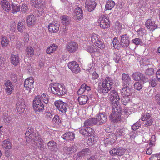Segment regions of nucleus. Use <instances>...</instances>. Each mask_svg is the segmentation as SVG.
I'll list each match as a JSON object with an SVG mask.
<instances>
[{"mask_svg":"<svg viewBox=\"0 0 160 160\" xmlns=\"http://www.w3.org/2000/svg\"><path fill=\"white\" fill-rule=\"evenodd\" d=\"M145 26L150 31H153L157 28V25L155 24V22L151 19H149L146 20L145 23Z\"/></svg>","mask_w":160,"mask_h":160,"instance_id":"obj_17","label":"nucleus"},{"mask_svg":"<svg viewBox=\"0 0 160 160\" xmlns=\"http://www.w3.org/2000/svg\"><path fill=\"white\" fill-rule=\"evenodd\" d=\"M151 115L150 114L146 112L142 114L141 118V119L143 121H145L149 119Z\"/></svg>","mask_w":160,"mask_h":160,"instance_id":"obj_53","label":"nucleus"},{"mask_svg":"<svg viewBox=\"0 0 160 160\" xmlns=\"http://www.w3.org/2000/svg\"><path fill=\"white\" fill-rule=\"evenodd\" d=\"M1 43L2 47H7L9 43V39L6 36H2L1 37Z\"/></svg>","mask_w":160,"mask_h":160,"instance_id":"obj_33","label":"nucleus"},{"mask_svg":"<svg viewBox=\"0 0 160 160\" xmlns=\"http://www.w3.org/2000/svg\"><path fill=\"white\" fill-rule=\"evenodd\" d=\"M92 42L96 47L101 50L105 48V45L102 40L100 39V36L97 34L92 33L91 36Z\"/></svg>","mask_w":160,"mask_h":160,"instance_id":"obj_3","label":"nucleus"},{"mask_svg":"<svg viewBox=\"0 0 160 160\" xmlns=\"http://www.w3.org/2000/svg\"><path fill=\"white\" fill-rule=\"evenodd\" d=\"M112 112L111 113L109 117L110 119L114 122L116 123L121 121V117L120 112L118 111H115V109L117 110L116 108L115 109L112 108Z\"/></svg>","mask_w":160,"mask_h":160,"instance_id":"obj_10","label":"nucleus"},{"mask_svg":"<svg viewBox=\"0 0 160 160\" xmlns=\"http://www.w3.org/2000/svg\"><path fill=\"white\" fill-rule=\"evenodd\" d=\"M37 97L39 98L41 101L43 102L46 104L48 103L49 100L48 96L43 93L41 95H38L36 96Z\"/></svg>","mask_w":160,"mask_h":160,"instance_id":"obj_44","label":"nucleus"},{"mask_svg":"<svg viewBox=\"0 0 160 160\" xmlns=\"http://www.w3.org/2000/svg\"><path fill=\"white\" fill-rule=\"evenodd\" d=\"M26 106L24 99L22 98L18 100L16 105L17 112L19 114H22L25 111Z\"/></svg>","mask_w":160,"mask_h":160,"instance_id":"obj_11","label":"nucleus"},{"mask_svg":"<svg viewBox=\"0 0 160 160\" xmlns=\"http://www.w3.org/2000/svg\"><path fill=\"white\" fill-rule=\"evenodd\" d=\"M48 149L51 151L56 152L58 150L57 144L56 142L53 140H51L47 143Z\"/></svg>","mask_w":160,"mask_h":160,"instance_id":"obj_23","label":"nucleus"},{"mask_svg":"<svg viewBox=\"0 0 160 160\" xmlns=\"http://www.w3.org/2000/svg\"><path fill=\"white\" fill-rule=\"evenodd\" d=\"M74 16L77 20L79 21L83 18V12L80 7H78L74 11Z\"/></svg>","mask_w":160,"mask_h":160,"instance_id":"obj_24","label":"nucleus"},{"mask_svg":"<svg viewBox=\"0 0 160 160\" xmlns=\"http://www.w3.org/2000/svg\"><path fill=\"white\" fill-rule=\"evenodd\" d=\"M54 104L57 109L60 112L63 113H65L66 112L68 106L66 102L59 100L55 101Z\"/></svg>","mask_w":160,"mask_h":160,"instance_id":"obj_8","label":"nucleus"},{"mask_svg":"<svg viewBox=\"0 0 160 160\" xmlns=\"http://www.w3.org/2000/svg\"><path fill=\"white\" fill-rule=\"evenodd\" d=\"M60 18L61 19V22L63 25H68L69 20L68 16L63 15L61 16Z\"/></svg>","mask_w":160,"mask_h":160,"instance_id":"obj_47","label":"nucleus"},{"mask_svg":"<svg viewBox=\"0 0 160 160\" xmlns=\"http://www.w3.org/2000/svg\"><path fill=\"white\" fill-rule=\"evenodd\" d=\"M119 42L118 40V38L115 37L113 39L112 43L113 45V47L115 48L118 49V45L119 44Z\"/></svg>","mask_w":160,"mask_h":160,"instance_id":"obj_55","label":"nucleus"},{"mask_svg":"<svg viewBox=\"0 0 160 160\" xmlns=\"http://www.w3.org/2000/svg\"><path fill=\"white\" fill-rule=\"evenodd\" d=\"M96 5V2L94 1L87 0L85 4V8L90 12L95 9Z\"/></svg>","mask_w":160,"mask_h":160,"instance_id":"obj_22","label":"nucleus"},{"mask_svg":"<svg viewBox=\"0 0 160 160\" xmlns=\"http://www.w3.org/2000/svg\"><path fill=\"white\" fill-rule=\"evenodd\" d=\"M122 83L126 86L129 85L131 81V78L128 74L123 73L122 74Z\"/></svg>","mask_w":160,"mask_h":160,"instance_id":"obj_32","label":"nucleus"},{"mask_svg":"<svg viewBox=\"0 0 160 160\" xmlns=\"http://www.w3.org/2000/svg\"><path fill=\"white\" fill-rule=\"evenodd\" d=\"M61 137L65 140H72L74 138L75 135L72 132H68L63 134Z\"/></svg>","mask_w":160,"mask_h":160,"instance_id":"obj_34","label":"nucleus"},{"mask_svg":"<svg viewBox=\"0 0 160 160\" xmlns=\"http://www.w3.org/2000/svg\"><path fill=\"white\" fill-rule=\"evenodd\" d=\"M125 149L122 147L114 148L109 151V153L111 155L121 156L125 153Z\"/></svg>","mask_w":160,"mask_h":160,"instance_id":"obj_16","label":"nucleus"},{"mask_svg":"<svg viewBox=\"0 0 160 160\" xmlns=\"http://www.w3.org/2000/svg\"><path fill=\"white\" fill-rule=\"evenodd\" d=\"M114 80L111 77H107L102 82V87L101 83H99L98 87L103 93H108L112 88Z\"/></svg>","mask_w":160,"mask_h":160,"instance_id":"obj_1","label":"nucleus"},{"mask_svg":"<svg viewBox=\"0 0 160 160\" xmlns=\"http://www.w3.org/2000/svg\"><path fill=\"white\" fill-rule=\"evenodd\" d=\"M45 2V0H30L32 6L37 8L41 7Z\"/></svg>","mask_w":160,"mask_h":160,"instance_id":"obj_26","label":"nucleus"},{"mask_svg":"<svg viewBox=\"0 0 160 160\" xmlns=\"http://www.w3.org/2000/svg\"><path fill=\"white\" fill-rule=\"evenodd\" d=\"M88 97L86 95H81L78 97V100L80 105L86 104L88 100Z\"/></svg>","mask_w":160,"mask_h":160,"instance_id":"obj_37","label":"nucleus"},{"mask_svg":"<svg viewBox=\"0 0 160 160\" xmlns=\"http://www.w3.org/2000/svg\"><path fill=\"white\" fill-rule=\"evenodd\" d=\"M11 118L7 114H5L3 117V120L4 122L7 123L10 122Z\"/></svg>","mask_w":160,"mask_h":160,"instance_id":"obj_59","label":"nucleus"},{"mask_svg":"<svg viewBox=\"0 0 160 160\" xmlns=\"http://www.w3.org/2000/svg\"><path fill=\"white\" fill-rule=\"evenodd\" d=\"M115 137L121 136L125 134V130L123 128H118L116 130L115 133Z\"/></svg>","mask_w":160,"mask_h":160,"instance_id":"obj_49","label":"nucleus"},{"mask_svg":"<svg viewBox=\"0 0 160 160\" xmlns=\"http://www.w3.org/2000/svg\"><path fill=\"white\" fill-rule=\"evenodd\" d=\"M141 42V40L139 38H135L132 40V42L136 45H139Z\"/></svg>","mask_w":160,"mask_h":160,"instance_id":"obj_62","label":"nucleus"},{"mask_svg":"<svg viewBox=\"0 0 160 160\" xmlns=\"http://www.w3.org/2000/svg\"><path fill=\"white\" fill-rule=\"evenodd\" d=\"M34 130L33 128L31 127H29L25 133V138L26 141L28 143H30L32 142V139H34V137L39 134L34 133Z\"/></svg>","mask_w":160,"mask_h":160,"instance_id":"obj_7","label":"nucleus"},{"mask_svg":"<svg viewBox=\"0 0 160 160\" xmlns=\"http://www.w3.org/2000/svg\"><path fill=\"white\" fill-rule=\"evenodd\" d=\"M87 51L91 53H95V52L97 51L98 49L94 45H90L87 46Z\"/></svg>","mask_w":160,"mask_h":160,"instance_id":"obj_46","label":"nucleus"},{"mask_svg":"<svg viewBox=\"0 0 160 160\" xmlns=\"http://www.w3.org/2000/svg\"><path fill=\"white\" fill-rule=\"evenodd\" d=\"M149 83L152 87H155L157 85V83L156 82V79L155 78L151 79L149 82Z\"/></svg>","mask_w":160,"mask_h":160,"instance_id":"obj_63","label":"nucleus"},{"mask_svg":"<svg viewBox=\"0 0 160 160\" xmlns=\"http://www.w3.org/2000/svg\"><path fill=\"white\" fill-rule=\"evenodd\" d=\"M59 25L55 22L49 23L48 26L49 31L51 33H55L59 29Z\"/></svg>","mask_w":160,"mask_h":160,"instance_id":"obj_19","label":"nucleus"},{"mask_svg":"<svg viewBox=\"0 0 160 160\" xmlns=\"http://www.w3.org/2000/svg\"><path fill=\"white\" fill-rule=\"evenodd\" d=\"M116 139L114 134H109L104 139V143L106 145H112L114 143Z\"/></svg>","mask_w":160,"mask_h":160,"instance_id":"obj_20","label":"nucleus"},{"mask_svg":"<svg viewBox=\"0 0 160 160\" xmlns=\"http://www.w3.org/2000/svg\"><path fill=\"white\" fill-rule=\"evenodd\" d=\"M156 141V137L155 135H152L150 140V145L151 146H152L155 145V142Z\"/></svg>","mask_w":160,"mask_h":160,"instance_id":"obj_60","label":"nucleus"},{"mask_svg":"<svg viewBox=\"0 0 160 160\" xmlns=\"http://www.w3.org/2000/svg\"><path fill=\"white\" fill-rule=\"evenodd\" d=\"M146 121V122H145V125L147 126H151L153 122V120L151 118L149 119Z\"/></svg>","mask_w":160,"mask_h":160,"instance_id":"obj_64","label":"nucleus"},{"mask_svg":"<svg viewBox=\"0 0 160 160\" xmlns=\"http://www.w3.org/2000/svg\"><path fill=\"white\" fill-rule=\"evenodd\" d=\"M27 56L28 57H32L34 54V50L31 46L27 47L25 50Z\"/></svg>","mask_w":160,"mask_h":160,"instance_id":"obj_43","label":"nucleus"},{"mask_svg":"<svg viewBox=\"0 0 160 160\" xmlns=\"http://www.w3.org/2000/svg\"><path fill=\"white\" fill-rule=\"evenodd\" d=\"M91 137L89 138L87 141V143L89 146H92L95 143L94 137L93 136H91Z\"/></svg>","mask_w":160,"mask_h":160,"instance_id":"obj_54","label":"nucleus"},{"mask_svg":"<svg viewBox=\"0 0 160 160\" xmlns=\"http://www.w3.org/2000/svg\"><path fill=\"white\" fill-rule=\"evenodd\" d=\"M5 90L7 94H11L14 90V86L11 82L9 80H7L5 83Z\"/></svg>","mask_w":160,"mask_h":160,"instance_id":"obj_18","label":"nucleus"},{"mask_svg":"<svg viewBox=\"0 0 160 160\" xmlns=\"http://www.w3.org/2000/svg\"><path fill=\"white\" fill-rule=\"evenodd\" d=\"M80 133L86 137L92 136L94 134V131L93 129L90 127H85L79 130Z\"/></svg>","mask_w":160,"mask_h":160,"instance_id":"obj_13","label":"nucleus"},{"mask_svg":"<svg viewBox=\"0 0 160 160\" xmlns=\"http://www.w3.org/2000/svg\"><path fill=\"white\" fill-rule=\"evenodd\" d=\"M0 4L2 8L5 11L9 12L10 9V5L9 2L7 0H2L0 2Z\"/></svg>","mask_w":160,"mask_h":160,"instance_id":"obj_30","label":"nucleus"},{"mask_svg":"<svg viewBox=\"0 0 160 160\" xmlns=\"http://www.w3.org/2000/svg\"><path fill=\"white\" fill-rule=\"evenodd\" d=\"M134 88L138 90H140L142 88V85L139 82H136L134 84Z\"/></svg>","mask_w":160,"mask_h":160,"instance_id":"obj_57","label":"nucleus"},{"mask_svg":"<svg viewBox=\"0 0 160 160\" xmlns=\"http://www.w3.org/2000/svg\"><path fill=\"white\" fill-rule=\"evenodd\" d=\"M26 22L28 26H33L36 23L35 18L33 15H29L27 17Z\"/></svg>","mask_w":160,"mask_h":160,"instance_id":"obj_25","label":"nucleus"},{"mask_svg":"<svg viewBox=\"0 0 160 160\" xmlns=\"http://www.w3.org/2000/svg\"><path fill=\"white\" fill-rule=\"evenodd\" d=\"M121 101L122 103L125 105H126L130 101V96H122Z\"/></svg>","mask_w":160,"mask_h":160,"instance_id":"obj_50","label":"nucleus"},{"mask_svg":"<svg viewBox=\"0 0 160 160\" xmlns=\"http://www.w3.org/2000/svg\"><path fill=\"white\" fill-rule=\"evenodd\" d=\"M38 97H36L33 100V107L35 111L41 112L44 110V106Z\"/></svg>","mask_w":160,"mask_h":160,"instance_id":"obj_5","label":"nucleus"},{"mask_svg":"<svg viewBox=\"0 0 160 160\" xmlns=\"http://www.w3.org/2000/svg\"><path fill=\"white\" fill-rule=\"evenodd\" d=\"M18 31L20 33H23L25 29V22L24 20H21L18 22L17 26Z\"/></svg>","mask_w":160,"mask_h":160,"instance_id":"obj_31","label":"nucleus"},{"mask_svg":"<svg viewBox=\"0 0 160 160\" xmlns=\"http://www.w3.org/2000/svg\"><path fill=\"white\" fill-rule=\"evenodd\" d=\"M90 152V151L89 149L88 148H85L83 149L82 150L79 152L78 155L79 157H82L85 155H88Z\"/></svg>","mask_w":160,"mask_h":160,"instance_id":"obj_45","label":"nucleus"},{"mask_svg":"<svg viewBox=\"0 0 160 160\" xmlns=\"http://www.w3.org/2000/svg\"><path fill=\"white\" fill-rule=\"evenodd\" d=\"M34 147L36 148H39L40 150L44 151L46 148L45 143L39 145L38 142H34Z\"/></svg>","mask_w":160,"mask_h":160,"instance_id":"obj_52","label":"nucleus"},{"mask_svg":"<svg viewBox=\"0 0 160 160\" xmlns=\"http://www.w3.org/2000/svg\"><path fill=\"white\" fill-rule=\"evenodd\" d=\"M91 90V87L89 86H87L86 84H83L81 86L77 93L78 94H81L86 91H88Z\"/></svg>","mask_w":160,"mask_h":160,"instance_id":"obj_35","label":"nucleus"},{"mask_svg":"<svg viewBox=\"0 0 160 160\" xmlns=\"http://www.w3.org/2000/svg\"><path fill=\"white\" fill-rule=\"evenodd\" d=\"M2 147L6 149H10L12 147L11 143L9 140H5L2 143Z\"/></svg>","mask_w":160,"mask_h":160,"instance_id":"obj_36","label":"nucleus"},{"mask_svg":"<svg viewBox=\"0 0 160 160\" xmlns=\"http://www.w3.org/2000/svg\"><path fill=\"white\" fill-rule=\"evenodd\" d=\"M154 70L153 68H148L146 69L145 73L146 75L151 76L154 74Z\"/></svg>","mask_w":160,"mask_h":160,"instance_id":"obj_51","label":"nucleus"},{"mask_svg":"<svg viewBox=\"0 0 160 160\" xmlns=\"http://www.w3.org/2000/svg\"><path fill=\"white\" fill-rule=\"evenodd\" d=\"M115 5V2L112 0H108L105 5V9L106 10H111Z\"/></svg>","mask_w":160,"mask_h":160,"instance_id":"obj_42","label":"nucleus"},{"mask_svg":"<svg viewBox=\"0 0 160 160\" xmlns=\"http://www.w3.org/2000/svg\"><path fill=\"white\" fill-rule=\"evenodd\" d=\"M97 124V119L95 118H89L84 122V125L85 127L92 126Z\"/></svg>","mask_w":160,"mask_h":160,"instance_id":"obj_39","label":"nucleus"},{"mask_svg":"<svg viewBox=\"0 0 160 160\" xmlns=\"http://www.w3.org/2000/svg\"><path fill=\"white\" fill-rule=\"evenodd\" d=\"M34 79L32 77L26 79L24 81V86L26 90L28 91V92H31V90L34 88L33 83Z\"/></svg>","mask_w":160,"mask_h":160,"instance_id":"obj_15","label":"nucleus"},{"mask_svg":"<svg viewBox=\"0 0 160 160\" xmlns=\"http://www.w3.org/2000/svg\"><path fill=\"white\" fill-rule=\"evenodd\" d=\"M110 101L111 102L112 108L116 109L119 107L120 98L118 93L115 90H112L110 92Z\"/></svg>","mask_w":160,"mask_h":160,"instance_id":"obj_4","label":"nucleus"},{"mask_svg":"<svg viewBox=\"0 0 160 160\" xmlns=\"http://www.w3.org/2000/svg\"><path fill=\"white\" fill-rule=\"evenodd\" d=\"M49 89L52 91V93L58 95H64L67 91L63 85L57 83L51 84Z\"/></svg>","mask_w":160,"mask_h":160,"instance_id":"obj_2","label":"nucleus"},{"mask_svg":"<svg viewBox=\"0 0 160 160\" xmlns=\"http://www.w3.org/2000/svg\"><path fill=\"white\" fill-rule=\"evenodd\" d=\"M121 94L122 96H130L132 94L131 89L126 86L122 89Z\"/></svg>","mask_w":160,"mask_h":160,"instance_id":"obj_29","label":"nucleus"},{"mask_svg":"<svg viewBox=\"0 0 160 160\" xmlns=\"http://www.w3.org/2000/svg\"><path fill=\"white\" fill-rule=\"evenodd\" d=\"M150 160H160V153L152 155L150 158Z\"/></svg>","mask_w":160,"mask_h":160,"instance_id":"obj_56","label":"nucleus"},{"mask_svg":"<svg viewBox=\"0 0 160 160\" xmlns=\"http://www.w3.org/2000/svg\"><path fill=\"white\" fill-rule=\"evenodd\" d=\"M132 77L135 80L139 81L140 80H143L144 76L142 73L136 72L132 74Z\"/></svg>","mask_w":160,"mask_h":160,"instance_id":"obj_40","label":"nucleus"},{"mask_svg":"<svg viewBox=\"0 0 160 160\" xmlns=\"http://www.w3.org/2000/svg\"><path fill=\"white\" fill-rule=\"evenodd\" d=\"M38 142L39 145L45 143L44 140L42 138L41 136L39 134L37 136L34 137V139L32 140V142H30L33 147L34 146V142H38Z\"/></svg>","mask_w":160,"mask_h":160,"instance_id":"obj_28","label":"nucleus"},{"mask_svg":"<svg viewBox=\"0 0 160 160\" xmlns=\"http://www.w3.org/2000/svg\"><path fill=\"white\" fill-rule=\"evenodd\" d=\"M78 44L77 43L71 41L67 43L66 49L69 52L74 53L78 50Z\"/></svg>","mask_w":160,"mask_h":160,"instance_id":"obj_12","label":"nucleus"},{"mask_svg":"<svg viewBox=\"0 0 160 160\" xmlns=\"http://www.w3.org/2000/svg\"><path fill=\"white\" fill-rule=\"evenodd\" d=\"M10 60L11 63L14 65L17 66L19 62V57L18 55L12 54Z\"/></svg>","mask_w":160,"mask_h":160,"instance_id":"obj_41","label":"nucleus"},{"mask_svg":"<svg viewBox=\"0 0 160 160\" xmlns=\"http://www.w3.org/2000/svg\"><path fill=\"white\" fill-rule=\"evenodd\" d=\"M77 149V147L76 146L69 147L66 148L65 152L67 154H72L76 152Z\"/></svg>","mask_w":160,"mask_h":160,"instance_id":"obj_38","label":"nucleus"},{"mask_svg":"<svg viewBox=\"0 0 160 160\" xmlns=\"http://www.w3.org/2000/svg\"><path fill=\"white\" fill-rule=\"evenodd\" d=\"M120 39L121 46L124 49H127L130 44V38L127 34H126L120 36Z\"/></svg>","mask_w":160,"mask_h":160,"instance_id":"obj_9","label":"nucleus"},{"mask_svg":"<svg viewBox=\"0 0 160 160\" xmlns=\"http://www.w3.org/2000/svg\"><path fill=\"white\" fill-rule=\"evenodd\" d=\"M21 9L22 12L24 13H27L28 10V8L26 4H23L21 7Z\"/></svg>","mask_w":160,"mask_h":160,"instance_id":"obj_58","label":"nucleus"},{"mask_svg":"<svg viewBox=\"0 0 160 160\" xmlns=\"http://www.w3.org/2000/svg\"><path fill=\"white\" fill-rule=\"evenodd\" d=\"M12 12L13 13H17L20 11V7L18 4L12 3Z\"/></svg>","mask_w":160,"mask_h":160,"instance_id":"obj_48","label":"nucleus"},{"mask_svg":"<svg viewBox=\"0 0 160 160\" xmlns=\"http://www.w3.org/2000/svg\"><path fill=\"white\" fill-rule=\"evenodd\" d=\"M95 119H97V124L99 123V124H102L106 121L107 116L104 113H99Z\"/></svg>","mask_w":160,"mask_h":160,"instance_id":"obj_21","label":"nucleus"},{"mask_svg":"<svg viewBox=\"0 0 160 160\" xmlns=\"http://www.w3.org/2000/svg\"><path fill=\"white\" fill-rule=\"evenodd\" d=\"M68 67L73 72L77 74L80 71V68L78 64L75 61L69 62L68 63Z\"/></svg>","mask_w":160,"mask_h":160,"instance_id":"obj_14","label":"nucleus"},{"mask_svg":"<svg viewBox=\"0 0 160 160\" xmlns=\"http://www.w3.org/2000/svg\"><path fill=\"white\" fill-rule=\"evenodd\" d=\"M98 21V26L102 29H105L110 27V22L109 20L104 15H101Z\"/></svg>","mask_w":160,"mask_h":160,"instance_id":"obj_6","label":"nucleus"},{"mask_svg":"<svg viewBox=\"0 0 160 160\" xmlns=\"http://www.w3.org/2000/svg\"><path fill=\"white\" fill-rule=\"evenodd\" d=\"M58 48V46L55 44H53L48 47L46 50V53L49 55L55 52Z\"/></svg>","mask_w":160,"mask_h":160,"instance_id":"obj_27","label":"nucleus"},{"mask_svg":"<svg viewBox=\"0 0 160 160\" xmlns=\"http://www.w3.org/2000/svg\"><path fill=\"white\" fill-rule=\"evenodd\" d=\"M53 115L52 112L51 111H48L46 112L45 117L46 118H51Z\"/></svg>","mask_w":160,"mask_h":160,"instance_id":"obj_61","label":"nucleus"}]
</instances>
